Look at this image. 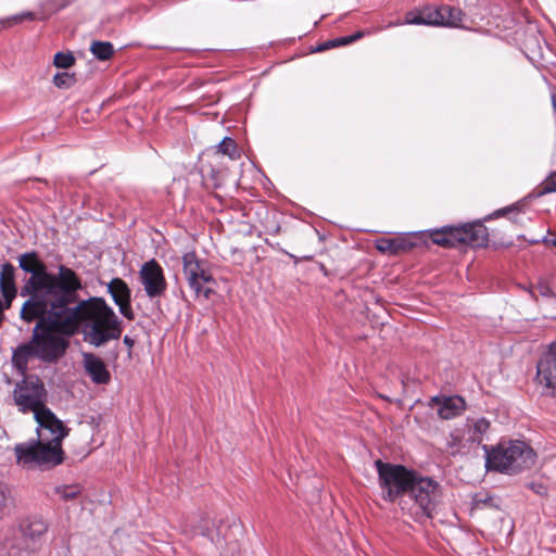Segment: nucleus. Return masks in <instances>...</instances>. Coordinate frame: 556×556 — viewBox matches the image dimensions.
<instances>
[{"mask_svg":"<svg viewBox=\"0 0 556 556\" xmlns=\"http://www.w3.org/2000/svg\"><path fill=\"white\" fill-rule=\"evenodd\" d=\"M18 266L23 271L30 274L21 289V295L28 296L22 306L23 315L28 318H34L39 312H43L47 303L63 299L79 278L65 265H60L56 274L49 273L47 265L36 252L21 254Z\"/></svg>","mask_w":556,"mask_h":556,"instance_id":"nucleus-1","label":"nucleus"},{"mask_svg":"<svg viewBox=\"0 0 556 556\" xmlns=\"http://www.w3.org/2000/svg\"><path fill=\"white\" fill-rule=\"evenodd\" d=\"M83 289L80 278L74 283L70 292L61 299L66 314L74 313L75 334L84 325L85 340L99 348L111 340H116L123 332L122 320L108 305L103 298H89L80 300L78 292Z\"/></svg>","mask_w":556,"mask_h":556,"instance_id":"nucleus-2","label":"nucleus"},{"mask_svg":"<svg viewBox=\"0 0 556 556\" xmlns=\"http://www.w3.org/2000/svg\"><path fill=\"white\" fill-rule=\"evenodd\" d=\"M63 301H55L46 304L43 312H39L34 318L23 315L21 318L26 323L37 321L31 337L35 348V356L45 362H55L65 354L68 348V338L75 334L74 313L66 314Z\"/></svg>","mask_w":556,"mask_h":556,"instance_id":"nucleus-3","label":"nucleus"},{"mask_svg":"<svg viewBox=\"0 0 556 556\" xmlns=\"http://www.w3.org/2000/svg\"><path fill=\"white\" fill-rule=\"evenodd\" d=\"M483 450L485 452V466L489 470L513 475L534 463L533 450L523 441H503L493 448L483 445Z\"/></svg>","mask_w":556,"mask_h":556,"instance_id":"nucleus-4","label":"nucleus"},{"mask_svg":"<svg viewBox=\"0 0 556 556\" xmlns=\"http://www.w3.org/2000/svg\"><path fill=\"white\" fill-rule=\"evenodd\" d=\"M49 527V522L41 516L24 518L13 538L7 543L9 553L15 556H22L21 554L25 553L28 556L39 552Z\"/></svg>","mask_w":556,"mask_h":556,"instance_id":"nucleus-5","label":"nucleus"},{"mask_svg":"<svg viewBox=\"0 0 556 556\" xmlns=\"http://www.w3.org/2000/svg\"><path fill=\"white\" fill-rule=\"evenodd\" d=\"M375 466L384 501L395 502L399 497L408 495L414 479H416V471L402 465L383 463L381 459H377Z\"/></svg>","mask_w":556,"mask_h":556,"instance_id":"nucleus-6","label":"nucleus"},{"mask_svg":"<svg viewBox=\"0 0 556 556\" xmlns=\"http://www.w3.org/2000/svg\"><path fill=\"white\" fill-rule=\"evenodd\" d=\"M18 465L24 467H54L63 462L61 444L43 442L38 439L27 443L17 444L14 447Z\"/></svg>","mask_w":556,"mask_h":556,"instance_id":"nucleus-7","label":"nucleus"},{"mask_svg":"<svg viewBox=\"0 0 556 556\" xmlns=\"http://www.w3.org/2000/svg\"><path fill=\"white\" fill-rule=\"evenodd\" d=\"M14 401L23 413L31 412L34 417L38 412L47 409V390L43 382L34 376L25 378L14 389Z\"/></svg>","mask_w":556,"mask_h":556,"instance_id":"nucleus-8","label":"nucleus"},{"mask_svg":"<svg viewBox=\"0 0 556 556\" xmlns=\"http://www.w3.org/2000/svg\"><path fill=\"white\" fill-rule=\"evenodd\" d=\"M440 484L429 477H424L417 472L416 479L410 486L408 496L420 509L421 516L430 519L433 517L437 505L441 500Z\"/></svg>","mask_w":556,"mask_h":556,"instance_id":"nucleus-9","label":"nucleus"},{"mask_svg":"<svg viewBox=\"0 0 556 556\" xmlns=\"http://www.w3.org/2000/svg\"><path fill=\"white\" fill-rule=\"evenodd\" d=\"M182 271L195 295H202L208 300L213 290L204 288V283L214 282V278L208 269L207 262L199 258L194 252H188L182 255Z\"/></svg>","mask_w":556,"mask_h":556,"instance_id":"nucleus-10","label":"nucleus"},{"mask_svg":"<svg viewBox=\"0 0 556 556\" xmlns=\"http://www.w3.org/2000/svg\"><path fill=\"white\" fill-rule=\"evenodd\" d=\"M233 56V51H219L212 49L194 50L186 49L172 59L177 62V66L187 67H217L230 66L229 59Z\"/></svg>","mask_w":556,"mask_h":556,"instance_id":"nucleus-11","label":"nucleus"},{"mask_svg":"<svg viewBox=\"0 0 556 556\" xmlns=\"http://www.w3.org/2000/svg\"><path fill=\"white\" fill-rule=\"evenodd\" d=\"M534 382L543 396H556V342L541 353L536 362Z\"/></svg>","mask_w":556,"mask_h":556,"instance_id":"nucleus-12","label":"nucleus"},{"mask_svg":"<svg viewBox=\"0 0 556 556\" xmlns=\"http://www.w3.org/2000/svg\"><path fill=\"white\" fill-rule=\"evenodd\" d=\"M139 280L150 299L161 298L167 289L164 270L154 258L142 264Z\"/></svg>","mask_w":556,"mask_h":556,"instance_id":"nucleus-13","label":"nucleus"},{"mask_svg":"<svg viewBox=\"0 0 556 556\" xmlns=\"http://www.w3.org/2000/svg\"><path fill=\"white\" fill-rule=\"evenodd\" d=\"M34 418L38 424V439L43 442L61 444L62 440L68 434V429L49 408L38 412Z\"/></svg>","mask_w":556,"mask_h":556,"instance_id":"nucleus-14","label":"nucleus"},{"mask_svg":"<svg viewBox=\"0 0 556 556\" xmlns=\"http://www.w3.org/2000/svg\"><path fill=\"white\" fill-rule=\"evenodd\" d=\"M108 291L119 313L128 320L135 319V313L130 305L131 290L122 278H113L108 285Z\"/></svg>","mask_w":556,"mask_h":556,"instance_id":"nucleus-15","label":"nucleus"},{"mask_svg":"<svg viewBox=\"0 0 556 556\" xmlns=\"http://www.w3.org/2000/svg\"><path fill=\"white\" fill-rule=\"evenodd\" d=\"M84 367L91 380L98 384H105L110 381L111 375L104 362L92 353L84 354Z\"/></svg>","mask_w":556,"mask_h":556,"instance_id":"nucleus-16","label":"nucleus"},{"mask_svg":"<svg viewBox=\"0 0 556 556\" xmlns=\"http://www.w3.org/2000/svg\"><path fill=\"white\" fill-rule=\"evenodd\" d=\"M432 403L438 405V415L442 419H452L465 410V401L460 396L432 397Z\"/></svg>","mask_w":556,"mask_h":556,"instance_id":"nucleus-17","label":"nucleus"},{"mask_svg":"<svg viewBox=\"0 0 556 556\" xmlns=\"http://www.w3.org/2000/svg\"><path fill=\"white\" fill-rule=\"evenodd\" d=\"M0 290L7 306H11L12 301L15 299L17 289L15 285V268L10 263H4L0 269Z\"/></svg>","mask_w":556,"mask_h":556,"instance_id":"nucleus-18","label":"nucleus"},{"mask_svg":"<svg viewBox=\"0 0 556 556\" xmlns=\"http://www.w3.org/2000/svg\"><path fill=\"white\" fill-rule=\"evenodd\" d=\"M365 34L366 33L364 30H356L349 35H344V36L325 40V41L312 47L311 53H320V52H325V51L333 49V48L352 45V43L356 42L357 40L362 39L365 36Z\"/></svg>","mask_w":556,"mask_h":556,"instance_id":"nucleus-19","label":"nucleus"},{"mask_svg":"<svg viewBox=\"0 0 556 556\" xmlns=\"http://www.w3.org/2000/svg\"><path fill=\"white\" fill-rule=\"evenodd\" d=\"M516 35H522L525 38L521 42L522 50H530L534 52L541 48V39L542 35L539 30V27L534 23H528L527 25L520 26L516 30Z\"/></svg>","mask_w":556,"mask_h":556,"instance_id":"nucleus-20","label":"nucleus"},{"mask_svg":"<svg viewBox=\"0 0 556 556\" xmlns=\"http://www.w3.org/2000/svg\"><path fill=\"white\" fill-rule=\"evenodd\" d=\"M463 230L465 244L471 247H483L486 245L489 241V233L485 226L482 224H472L468 226H464Z\"/></svg>","mask_w":556,"mask_h":556,"instance_id":"nucleus-21","label":"nucleus"},{"mask_svg":"<svg viewBox=\"0 0 556 556\" xmlns=\"http://www.w3.org/2000/svg\"><path fill=\"white\" fill-rule=\"evenodd\" d=\"M375 247L379 252L389 255H397L409 249L408 242L402 238H380L376 240Z\"/></svg>","mask_w":556,"mask_h":556,"instance_id":"nucleus-22","label":"nucleus"},{"mask_svg":"<svg viewBox=\"0 0 556 556\" xmlns=\"http://www.w3.org/2000/svg\"><path fill=\"white\" fill-rule=\"evenodd\" d=\"M86 53L83 51H58L53 55L52 64L53 66H55L56 70H68L76 64L77 59H84Z\"/></svg>","mask_w":556,"mask_h":556,"instance_id":"nucleus-23","label":"nucleus"},{"mask_svg":"<svg viewBox=\"0 0 556 556\" xmlns=\"http://www.w3.org/2000/svg\"><path fill=\"white\" fill-rule=\"evenodd\" d=\"M90 53L99 61H106L114 54V46L105 40H92L89 48Z\"/></svg>","mask_w":556,"mask_h":556,"instance_id":"nucleus-24","label":"nucleus"},{"mask_svg":"<svg viewBox=\"0 0 556 556\" xmlns=\"http://www.w3.org/2000/svg\"><path fill=\"white\" fill-rule=\"evenodd\" d=\"M35 356V348L31 341L20 345L13 353L12 362L21 370L25 369L29 357Z\"/></svg>","mask_w":556,"mask_h":556,"instance_id":"nucleus-25","label":"nucleus"},{"mask_svg":"<svg viewBox=\"0 0 556 556\" xmlns=\"http://www.w3.org/2000/svg\"><path fill=\"white\" fill-rule=\"evenodd\" d=\"M535 289L539 294L546 299L556 298V275H551L544 278H541Z\"/></svg>","mask_w":556,"mask_h":556,"instance_id":"nucleus-26","label":"nucleus"},{"mask_svg":"<svg viewBox=\"0 0 556 556\" xmlns=\"http://www.w3.org/2000/svg\"><path fill=\"white\" fill-rule=\"evenodd\" d=\"M81 492L78 484L72 485H55L52 488V496H58L62 501H71L76 498Z\"/></svg>","mask_w":556,"mask_h":556,"instance_id":"nucleus-27","label":"nucleus"},{"mask_svg":"<svg viewBox=\"0 0 556 556\" xmlns=\"http://www.w3.org/2000/svg\"><path fill=\"white\" fill-rule=\"evenodd\" d=\"M445 445L446 451L452 455L455 456L459 453H462L463 448L465 447L464 439L462 435V432L459 430H454L450 432V434L445 439Z\"/></svg>","mask_w":556,"mask_h":556,"instance_id":"nucleus-28","label":"nucleus"},{"mask_svg":"<svg viewBox=\"0 0 556 556\" xmlns=\"http://www.w3.org/2000/svg\"><path fill=\"white\" fill-rule=\"evenodd\" d=\"M13 505V495L11 488L0 481V520L9 513L10 507Z\"/></svg>","mask_w":556,"mask_h":556,"instance_id":"nucleus-29","label":"nucleus"},{"mask_svg":"<svg viewBox=\"0 0 556 556\" xmlns=\"http://www.w3.org/2000/svg\"><path fill=\"white\" fill-rule=\"evenodd\" d=\"M490 422L485 418L477 419L469 429V440L472 443L480 444L482 435L489 430Z\"/></svg>","mask_w":556,"mask_h":556,"instance_id":"nucleus-30","label":"nucleus"},{"mask_svg":"<svg viewBox=\"0 0 556 556\" xmlns=\"http://www.w3.org/2000/svg\"><path fill=\"white\" fill-rule=\"evenodd\" d=\"M445 27H457L463 20L464 13L460 9L451 5H443Z\"/></svg>","mask_w":556,"mask_h":556,"instance_id":"nucleus-31","label":"nucleus"},{"mask_svg":"<svg viewBox=\"0 0 556 556\" xmlns=\"http://www.w3.org/2000/svg\"><path fill=\"white\" fill-rule=\"evenodd\" d=\"M217 151L225 155H228L231 160H237L240 157V152L238 150L237 143L230 137H225L222 142L217 146Z\"/></svg>","mask_w":556,"mask_h":556,"instance_id":"nucleus-32","label":"nucleus"},{"mask_svg":"<svg viewBox=\"0 0 556 556\" xmlns=\"http://www.w3.org/2000/svg\"><path fill=\"white\" fill-rule=\"evenodd\" d=\"M36 18V14L31 11H24L4 18H1L2 27L9 28L13 25L23 23L26 20L34 21Z\"/></svg>","mask_w":556,"mask_h":556,"instance_id":"nucleus-33","label":"nucleus"},{"mask_svg":"<svg viewBox=\"0 0 556 556\" xmlns=\"http://www.w3.org/2000/svg\"><path fill=\"white\" fill-rule=\"evenodd\" d=\"M53 83L59 88H70L76 83L75 72H56Z\"/></svg>","mask_w":556,"mask_h":556,"instance_id":"nucleus-34","label":"nucleus"},{"mask_svg":"<svg viewBox=\"0 0 556 556\" xmlns=\"http://www.w3.org/2000/svg\"><path fill=\"white\" fill-rule=\"evenodd\" d=\"M446 236L448 241H451V248H454L458 244H465L463 227H445Z\"/></svg>","mask_w":556,"mask_h":556,"instance_id":"nucleus-35","label":"nucleus"},{"mask_svg":"<svg viewBox=\"0 0 556 556\" xmlns=\"http://www.w3.org/2000/svg\"><path fill=\"white\" fill-rule=\"evenodd\" d=\"M425 9L409 11L405 15V24L407 25H425Z\"/></svg>","mask_w":556,"mask_h":556,"instance_id":"nucleus-36","label":"nucleus"},{"mask_svg":"<svg viewBox=\"0 0 556 556\" xmlns=\"http://www.w3.org/2000/svg\"><path fill=\"white\" fill-rule=\"evenodd\" d=\"M556 192V172H553L540 186L538 195H544L546 193Z\"/></svg>","mask_w":556,"mask_h":556,"instance_id":"nucleus-37","label":"nucleus"},{"mask_svg":"<svg viewBox=\"0 0 556 556\" xmlns=\"http://www.w3.org/2000/svg\"><path fill=\"white\" fill-rule=\"evenodd\" d=\"M431 240L433 243L444 247V248H451V241H448L445 227L442 229H437L431 233Z\"/></svg>","mask_w":556,"mask_h":556,"instance_id":"nucleus-38","label":"nucleus"},{"mask_svg":"<svg viewBox=\"0 0 556 556\" xmlns=\"http://www.w3.org/2000/svg\"><path fill=\"white\" fill-rule=\"evenodd\" d=\"M432 16H433V26H443L445 27V18L443 14V5L438 8H432Z\"/></svg>","mask_w":556,"mask_h":556,"instance_id":"nucleus-39","label":"nucleus"},{"mask_svg":"<svg viewBox=\"0 0 556 556\" xmlns=\"http://www.w3.org/2000/svg\"><path fill=\"white\" fill-rule=\"evenodd\" d=\"M529 489H531L535 494L545 496L547 495V486L541 481H533L529 484Z\"/></svg>","mask_w":556,"mask_h":556,"instance_id":"nucleus-40","label":"nucleus"},{"mask_svg":"<svg viewBox=\"0 0 556 556\" xmlns=\"http://www.w3.org/2000/svg\"><path fill=\"white\" fill-rule=\"evenodd\" d=\"M76 0H50L51 7L54 11H61L71 5Z\"/></svg>","mask_w":556,"mask_h":556,"instance_id":"nucleus-41","label":"nucleus"},{"mask_svg":"<svg viewBox=\"0 0 556 556\" xmlns=\"http://www.w3.org/2000/svg\"><path fill=\"white\" fill-rule=\"evenodd\" d=\"M425 18L428 22H425V26H433V16H432V8L426 7L425 8Z\"/></svg>","mask_w":556,"mask_h":556,"instance_id":"nucleus-42","label":"nucleus"},{"mask_svg":"<svg viewBox=\"0 0 556 556\" xmlns=\"http://www.w3.org/2000/svg\"><path fill=\"white\" fill-rule=\"evenodd\" d=\"M124 344H126L129 349L134 346V340L129 338L128 336L124 337L123 340Z\"/></svg>","mask_w":556,"mask_h":556,"instance_id":"nucleus-43","label":"nucleus"},{"mask_svg":"<svg viewBox=\"0 0 556 556\" xmlns=\"http://www.w3.org/2000/svg\"><path fill=\"white\" fill-rule=\"evenodd\" d=\"M200 533H201L203 536H207V538H208L213 543H215V544H218V543H219V540L215 541V540H214V538H213V536H211L208 532H206V531H201Z\"/></svg>","mask_w":556,"mask_h":556,"instance_id":"nucleus-44","label":"nucleus"},{"mask_svg":"<svg viewBox=\"0 0 556 556\" xmlns=\"http://www.w3.org/2000/svg\"><path fill=\"white\" fill-rule=\"evenodd\" d=\"M476 503L477 504H479V503H486V498L485 500L476 498Z\"/></svg>","mask_w":556,"mask_h":556,"instance_id":"nucleus-45","label":"nucleus"},{"mask_svg":"<svg viewBox=\"0 0 556 556\" xmlns=\"http://www.w3.org/2000/svg\"><path fill=\"white\" fill-rule=\"evenodd\" d=\"M554 245L556 247V239L554 240Z\"/></svg>","mask_w":556,"mask_h":556,"instance_id":"nucleus-46","label":"nucleus"}]
</instances>
